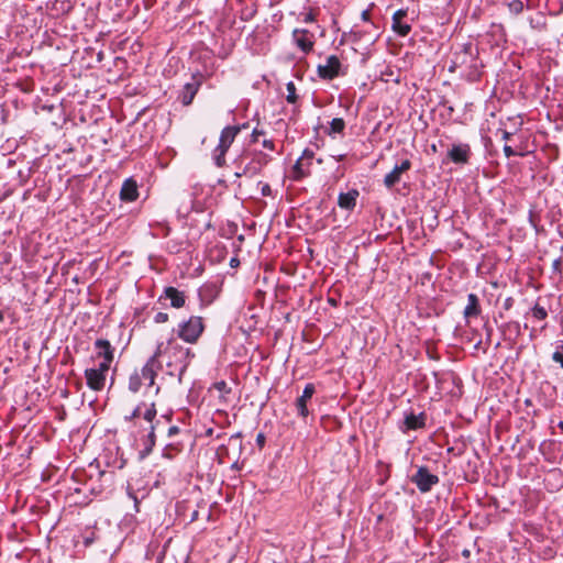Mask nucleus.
<instances>
[{
  "label": "nucleus",
  "mask_w": 563,
  "mask_h": 563,
  "mask_svg": "<svg viewBox=\"0 0 563 563\" xmlns=\"http://www.w3.org/2000/svg\"><path fill=\"white\" fill-rule=\"evenodd\" d=\"M265 435L264 433H258L257 437H256V444L260 446V448H263L265 445Z\"/></svg>",
  "instance_id": "a19ab883"
},
{
  "label": "nucleus",
  "mask_w": 563,
  "mask_h": 563,
  "mask_svg": "<svg viewBox=\"0 0 563 563\" xmlns=\"http://www.w3.org/2000/svg\"><path fill=\"white\" fill-rule=\"evenodd\" d=\"M514 299L511 297L507 298L504 302L505 309H510L512 306Z\"/></svg>",
  "instance_id": "a18cd8bd"
},
{
  "label": "nucleus",
  "mask_w": 563,
  "mask_h": 563,
  "mask_svg": "<svg viewBox=\"0 0 563 563\" xmlns=\"http://www.w3.org/2000/svg\"><path fill=\"white\" fill-rule=\"evenodd\" d=\"M165 300H169V305L172 308L180 309L185 306L187 296L185 291L177 289L173 286H167L164 288L162 295L158 297L159 302H164Z\"/></svg>",
  "instance_id": "ddd939ff"
},
{
  "label": "nucleus",
  "mask_w": 563,
  "mask_h": 563,
  "mask_svg": "<svg viewBox=\"0 0 563 563\" xmlns=\"http://www.w3.org/2000/svg\"><path fill=\"white\" fill-rule=\"evenodd\" d=\"M286 90H287V96H286L287 102L288 103H296L297 99H298V96L296 93V86H295L294 81L287 82Z\"/></svg>",
  "instance_id": "c85d7f7f"
},
{
  "label": "nucleus",
  "mask_w": 563,
  "mask_h": 563,
  "mask_svg": "<svg viewBox=\"0 0 563 563\" xmlns=\"http://www.w3.org/2000/svg\"><path fill=\"white\" fill-rule=\"evenodd\" d=\"M482 312L479 299L475 294H468L467 305L464 308L463 314L465 319L478 317Z\"/></svg>",
  "instance_id": "5701e85b"
},
{
  "label": "nucleus",
  "mask_w": 563,
  "mask_h": 563,
  "mask_svg": "<svg viewBox=\"0 0 563 563\" xmlns=\"http://www.w3.org/2000/svg\"><path fill=\"white\" fill-rule=\"evenodd\" d=\"M168 319H169V316L166 312H157L154 316V322L155 323H165V322L168 321Z\"/></svg>",
  "instance_id": "c9c22d12"
},
{
  "label": "nucleus",
  "mask_w": 563,
  "mask_h": 563,
  "mask_svg": "<svg viewBox=\"0 0 563 563\" xmlns=\"http://www.w3.org/2000/svg\"><path fill=\"white\" fill-rule=\"evenodd\" d=\"M113 361H104V360H101V362L98 364L97 367H93L97 372L101 373L102 375H104L106 377L108 376V372L111 367V364H112Z\"/></svg>",
  "instance_id": "473e14b6"
},
{
  "label": "nucleus",
  "mask_w": 563,
  "mask_h": 563,
  "mask_svg": "<svg viewBox=\"0 0 563 563\" xmlns=\"http://www.w3.org/2000/svg\"><path fill=\"white\" fill-rule=\"evenodd\" d=\"M504 153H505V156L508 157V158L511 157V156L517 155V153L509 145H505L504 146Z\"/></svg>",
  "instance_id": "58836bf2"
},
{
  "label": "nucleus",
  "mask_w": 563,
  "mask_h": 563,
  "mask_svg": "<svg viewBox=\"0 0 563 563\" xmlns=\"http://www.w3.org/2000/svg\"><path fill=\"white\" fill-rule=\"evenodd\" d=\"M352 34L355 37V40H360L362 37L361 32L354 31Z\"/></svg>",
  "instance_id": "3c124183"
},
{
  "label": "nucleus",
  "mask_w": 563,
  "mask_h": 563,
  "mask_svg": "<svg viewBox=\"0 0 563 563\" xmlns=\"http://www.w3.org/2000/svg\"><path fill=\"white\" fill-rule=\"evenodd\" d=\"M344 129H345V121L342 118H334L330 122V128H329L328 134L331 136L334 134H343Z\"/></svg>",
  "instance_id": "393cba45"
},
{
  "label": "nucleus",
  "mask_w": 563,
  "mask_h": 563,
  "mask_svg": "<svg viewBox=\"0 0 563 563\" xmlns=\"http://www.w3.org/2000/svg\"><path fill=\"white\" fill-rule=\"evenodd\" d=\"M328 302L333 306V307H336L338 306V300L334 299V298H328Z\"/></svg>",
  "instance_id": "de8ad7c7"
},
{
  "label": "nucleus",
  "mask_w": 563,
  "mask_h": 563,
  "mask_svg": "<svg viewBox=\"0 0 563 563\" xmlns=\"http://www.w3.org/2000/svg\"><path fill=\"white\" fill-rule=\"evenodd\" d=\"M4 319L3 312L0 310V322H2Z\"/></svg>",
  "instance_id": "5fc2aeb1"
},
{
  "label": "nucleus",
  "mask_w": 563,
  "mask_h": 563,
  "mask_svg": "<svg viewBox=\"0 0 563 563\" xmlns=\"http://www.w3.org/2000/svg\"><path fill=\"white\" fill-rule=\"evenodd\" d=\"M411 482L417 486L420 493H429L440 479L435 474L430 473L427 466H419L417 472L411 476Z\"/></svg>",
  "instance_id": "1a4fd4ad"
},
{
  "label": "nucleus",
  "mask_w": 563,
  "mask_h": 563,
  "mask_svg": "<svg viewBox=\"0 0 563 563\" xmlns=\"http://www.w3.org/2000/svg\"><path fill=\"white\" fill-rule=\"evenodd\" d=\"M292 42L296 47L305 55L313 51L316 37L312 32L307 29H295L291 34Z\"/></svg>",
  "instance_id": "9d476101"
},
{
  "label": "nucleus",
  "mask_w": 563,
  "mask_h": 563,
  "mask_svg": "<svg viewBox=\"0 0 563 563\" xmlns=\"http://www.w3.org/2000/svg\"><path fill=\"white\" fill-rule=\"evenodd\" d=\"M316 394V387L312 383L306 384L302 394L295 400V408L298 417L301 419H306L310 411L308 408V404L311 401L313 395Z\"/></svg>",
  "instance_id": "f8f14e48"
},
{
  "label": "nucleus",
  "mask_w": 563,
  "mask_h": 563,
  "mask_svg": "<svg viewBox=\"0 0 563 563\" xmlns=\"http://www.w3.org/2000/svg\"><path fill=\"white\" fill-rule=\"evenodd\" d=\"M139 197L137 184L134 179H125L120 190V198L122 201L132 202Z\"/></svg>",
  "instance_id": "aec40b11"
},
{
  "label": "nucleus",
  "mask_w": 563,
  "mask_h": 563,
  "mask_svg": "<svg viewBox=\"0 0 563 563\" xmlns=\"http://www.w3.org/2000/svg\"><path fill=\"white\" fill-rule=\"evenodd\" d=\"M552 361L560 364L561 368H563V340L555 342V350L552 353Z\"/></svg>",
  "instance_id": "bb28decb"
},
{
  "label": "nucleus",
  "mask_w": 563,
  "mask_h": 563,
  "mask_svg": "<svg viewBox=\"0 0 563 563\" xmlns=\"http://www.w3.org/2000/svg\"><path fill=\"white\" fill-rule=\"evenodd\" d=\"M479 66L477 51L474 49L472 44H465L461 51L453 54L449 70L454 71L459 68H465L468 78L477 79L479 77Z\"/></svg>",
  "instance_id": "20e7f679"
},
{
  "label": "nucleus",
  "mask_w": 563,
  "mask_h": 563,
  "mask_svg": "<svg viewBox=\"0 0 563 563\" xmlns=\"http://www.w3.org/2000/svg\"><path fill=\"white\" fill-rule=\"evenodd\" d=\"M162 368L161 361V347L156 349L154 354L146 361L143 367L139 371V375L143 382V385L147 387H153L155 385V379L158 371Z\"/></svg>",
  "instance_id": "0eeeda50"
},
{
  "label": "nucleus",
  "mask_w": 563,
  "mask_h": 563,
  "mask_svg": "<svg viewBox=\"0 0 563 563\" xmlns=\"http://www.w3.org/2000/svg\"><path fill=\"white\" fill-rule=\"evenodd\" d=\"M257 186H260V187H261V195H262L263 197H269V196H272V188H271L269 184H267V183H263V181H258V183H257Z\"/></svg>",
  "instance_id": "72a5a7b5"
},
{
  "label": "nucleus",
  "mask_w": 563,
  "mask_h": 563,
  "mask_svg": "<svg viewBox=\"0 0 563 563\" xmlns=\"http://www.w3.org/2000/svg\"><path fill=\"white\" fill-rule=\"evenodd\" d=\"M85 378L87 386L93 391L103 390L107 382V377L101 373L97 372L95 368H86L85 369Z\"/></svg>",
  "instance_id": "6ab92c4d"
},
{
  "label": "nucleus",
  "mask_w": 563,
  "mask_h": 563,
  "mask_svg": "<svg viewBox=\"0 0 563 563\" xmlns=\"http://www.w3.org/2000/svg\"><path fill=\"white\" fill-rule=\"evenodd\" d=\"M427 416L424 412H420L419 415H415L413 412H409L405 416L404 419V428L402 431L407 430H418L426 427Z\"/></svg>",
  "instance_id": "412c9836"
},
{
  "label": "nucleus",
  "mask_w": 563,
  "mask_h": 563,
  "mask_svg": "<svg viewBox=\"0 0 563 563\" xmlns=\"http://www.w3.org/2000/svg\"><path fill=\"white\" fill-rule=\"evenodd\" d=\"M509 327H514V331H516L517 334L520 333V323L515 321V322H511L509 323Z\"/></svg>",
  "instance_id": "c03bdc74"
},
{
  "label": "nucleus",
  "mask_w": 563,
  "mask_h": 563,
  "mask_svg": "<svg viewBox=\"0 0 563 563\" xmlns=\"http://www.w3.org/2000/svg\"><path fill=\"white\" fill-rule=\"evenodd\" d=\"M471 146L466 143L453 144L448 152V157L455 164H467L471 157Z\"/></svg>",
  "instance_id": "4468645a"
},
{
  "label": "nucleus",
  "mask_w": 563,
  "mask_h": 563,
  "mask_svg": "<svg viewBox=\"0 0 563 563\" xmlns=\"http://www.w3.org/2000/svg\"><path fill=\"white\" fill-rule=\"evenodd\" d=\"M407 16V10L399 9L394 12L391 18V30L399 36L405 37L411 32V25L404 22Z\"/></svg>",
  "instance_id": "dca6fc26"
},
{
  "label": "nucleus",
  "mask_w": 563,
  "mask_h": 563,
  "mask_svg": "<svg viewBox=\"0 0 563 563\" xmlns=\"http://www.w3.org/2000/svg\"><path fill=\"white\" fill-rule=\"evenodd\" d=\"M341 62L336 55H330L325 59V64L318 65V76L323 80H332L340 75Z\"/></svg>",
  "instance_id": "9b49d317"
},
{
  "label": "nucleus",
  "mask_w": 563,
  "mask_h": 563,
  "mask_svg": "<svg viewBox=\"0 0 563 563\" xmlns=\"http://www.w3.org/2000/svg\"><path fill=\"white\" fill-rule=\"evenodd\" d=\"M200 86V80H197L196 77H192L191 81L187 82L183 87L178 95V100L181 102L183 106L188 107L192 103V100L197 95Z\"/></svg>",
  "instance_id": "a211bd4d"
},
{
  "label": "nucleus",
  "mask_w": 563,
  "mask_h": 563,
  "mask_svg": "<svg viewBox=\"0 0 563 563\" xmlns=\"http://www.w3.org/2000/svg\"><path fill=\"white\" fill-rule=\"evenodd\" d=\"M511 135H512V133L504 130L501 137H503V140L508 141L511 137Z\"/></svg>",
  "instance_id": "49530a36"
},
{
  "label": "nucleus",
  "mask_w": 563,
  "mask_h": 563,
  "mask_svg": "<svg viewBox=\"0 0 563 563\" xmlns=\"http://www.w3.org/2000/svg\"><path fill=\"white\" fill-rule=\"evenodd\" d=\"M462 555H463L464 558H466V559H467V558H470V555H471V551H470L468 549H464V550L462 551Z\"/></svg>",
  "instance_id": "8fccbe9b"
},
{
  "label": "nucleus",
  "mask_w": 563,
  "mask_h": 563,
  "mask_svg": "<svg viewBox=\"0 0 563 563\" xmlns=\"http://www.w3.org/2000/svg\"><path fill=\"white\" fill-rule=\"evenodd\" d=\"M344 157H345V155H343V154H342V155H339V156H338V158H336V161H338V162H341V161H343V159H344Z\"/></svg>",
  "instance_id": "864d4df0"
},
{
  "label": "nucleus",
  "mask_w": 563,
  "mask_h": 563,
  "mask_svg": "<svg viewBox=\"0 0 563 563\" xmlns=\"http://www.w3.org/2000/svg\"><path fill=\"white\" fill-rule=\"evenodd\" d=\"M511 13L519 14L523 10V2L521 0H512L508 3Z\"/></svg>",
  "instance_id": "2f4dec72"
},
{
  "label": "nucleus",
  "mask_w": 563,
  "mask_h": 563,
  "mask_svg": "<svg viewBox=\"0 0 563 563\" xmlns=\"http://www.w3.org/2000/svg\"><path fill=\"white\" fill-rule=\"evenodd\" d=\"M247 128V124L228 125L222 129L219 137V143L212 151V159L217 167H223L227 164L225 155L233 144L238 134L242 129Z\"/></svg>",
  "instance_id": "39448f33"
},
{
  "label": "nucleus",
  "mask_w": 563,
  "mask_h": 563,
  "mask_svg": "<svg viewBox=\"0 0 563 563\" xmlns=\"http://www.w3.org/2000/svg\"><path fill=\"white\" fill-rule=\"evenodd\" d=\"M361 18L363 21L369 22V19H371L369 10H364L361 14Z\"/></svg>",
  "instance_id": "37998d69"
},
{
  "label": "nucleus",
  "mask_w": 563,
  "mask_h": 563,
  "mask_svg": "<svg viewBox=\"0 0 563 563\" xmlns=\"http://www.w3.org/2000/svg\"><path fill=\"white\" fill-rule=\"evenodd\" d=\"M162 368L161 361V347L156 349L154 354L146 361L143 367L139 371V375L143 382V385L147 387H153L155 385V379L158 371Z\"/></svg>",
  "instance_id": "6e6552de"
},
{
  "label": "nucleus",
  "mask_w": 563,
  "mask_h": 563,
  "mask_svg": "<svg viewBox=\"0 0 563 563\" xmlns=\"http://www.w3.org/2000/svg\"><path fill=\"white\" fill-rule=\"evenodd\" d=\"M262 144H263V147H265L269 151L275 150V143L272 140H264Z\"/></svg>",
  "instance_id": "ea45409f"
},
{
  "label": "nucleus",
  "mask_w": 563,
  "mask_h": 563,
  "mask_svg": "<svg viewBox=\"0 0 563 563\" xmlns=\"http://www.w3.org/2000/svg\"><path fill=\"white\" fill-rule=\"evenodd\" d=\"M156 417L157 410L154 402H140L130 416H125V420L133 424L131 434L136 445L140 446V456L142 459L150 455L155 446V430L159 423Z\"/></svg>",
  "instance_id": "f257e3e1"
},
{
  "label": "nucleus",
  "mask_w": 563,
  "mask_h": 563,
  "mask_svg": "<svg viewBox=\"0 0 563 563\" xmlns=\"http://www.w3.org/2000/svg\"><path fill=\"white\" fill-rule=\"evenodd\" d=\"M230 265H231L232 267L238 266V265H239V260H238V258H231V261H230Z\"/></svg>",
  "instance_id": "09e8293b"
},
{
  "label": "nucleus",
  "mask_w": 563,
  "mask_h": 563,
  "mask_svg": "<svg viewBox=\"0 0 563 563\" xmlns=\"http://www.w3.org/2000/svg\"><path fill=\"white\" fill-rule=\"evenodd\" d=\"M531 314L536 320H544L548 318V311L544 307L540 306L539 303H536L531 308Z\"/></svg>",
  "instance_id": "cd10ccee"
},
{
  "label": "nucleus",
  "mask_w": 563,
  "mask_h": 563,
  "mask_svg": "<svg viewBox=\"0 0 563 563\" xmlns=\"http://www.w3.org/2000/svg\"><path fill=\"white\" fill-rule=\"evenodd\" d=\"M206 329L205 319L200 316H190L178 323L175 330L177 336L186 343L196 344Z\"/></svg>",
  "instance_id": "423d86ee"
},
{
  "label": "nucleus",
  "mask_w": 563,
  "mask_h": 563,
  "mask_svg": "<svg viewBox=\"0 0 563 563\" xmlns=\"http://www.w3.org/2000/svg\"><path fill=\"white\" fill-rule=\"evenodd\" d=\"M360 196L357 189H351L347 192H341L338 197V206L344 210H353Z\"/></svg>",
  "instance_id": "4be33fe9"
},
{
  "label": "nucleus",
  "mask_w": 563,
  "mask_h": 563,
  "mask_svg": "<svg viewBox=\"0 0 563 563\" xmlns=\"http://www.w3.org/2000/svg\"><path fill=\"white\" fill-rule=\"evenodd\" d=\"M179 433V428L177 426H172L168 429V435L174 437Z\"/></svg>",
  "instance_id": "79ce46f5"
},
{
  "label": "nucleus",
  "mask_w": 563,
  "mask_h": 563,
  "mask_svg": "<svg viewBox=\"0 0 563 563\" xmlns=\"http://www.w3.org/2000/svg\"><path fill=\"white\" fill-rule=\"evenodd\" d=\"M300 157H302L306 162H309L310 164H312V159L314 157V152L310 148H306L302 152V155Z\"/></svg>",
  "instance_id": "e433bc0d"
},
{
  "label": "nucleus",
  "mask_w": 563,
  "mask_h": 563,
  "mask_svg": "<svg viewBox=\"0 0 563 563\" xmlns=\"http://www.w3.org/2000/svg\"><path fill=\"white\" fill-rule=\"evenodd\" d=\"M318 10L310 9L308 12H302L299 14V19L303 23H313L317 20Z\"/></svg>",
  "instance_id": "7c9ffc66"
},
{
  "label": "nucleus",
  "mask_w": 563,
  "mask_h": 563,
  "mask_svg": "<svg viewBox=\"0 0 563 563\" xmlns=\"http://www.w3.org/2000/svg\"><path fill=\"white\" fill-rule=\"evenodd\" d=\"M143 386V382L139 375V371L135 369L129 377V390L137 393Z\"/></svg>",
  "instance_id": "a878e982"
},
{
  "label": "nucleus",
  "mask_w": 563,
  "mask_h": 563,
  "mask_svg": "<svg viewBox=\"0 0 563 563\" xmlns=\"http://www.w3.org/2000/svg\"><path fill=\"white\" fill-rule=\"evenodd\" d=\"M312 164L306 162L302 157H299L292 166L291 178L294 180H301L302 178L310 175V167Z\"/></svg>",
  "instance_id": "b1692460"
},
{
  "label": "nucleus",
  "mask_w": 563,
  "mask_h": 563,
  "mask_svg": "<svg viewBox=\"0 0 563 563\" xmlns=\"http://www.w3.org/2000/svg\"><path fill=\"white\" fill-rule=\"evenodd\" d=\"M95 355L93 358H100L104 361H114V346L109 340L99 338L93 343Z\"/></svg>",
  "instance_id": "2eb2a0df"
},
{
  "label": "nucleus",
  "mask_w": 563,
  "mask_h": 563,
  "mask_svg": "<svg viewBox=\"0 0 563 563\" xmlns=\"http://www.w3.org/2000/svg\"><path fill=\"white\" fill-rule=\"evenodd\" d=\"M262 135H265V131H264V130H261V129H258V128H254V129H253V131H252V133H251V140H250V142H251V143H256V142H258V139H260V136H262Z\"/></svg>",
  "instance_id": "f704fd0d"
},
{
  "label": "nucleus",
  "mask_w": 563,
  "mask_h": 563,
  "mask_svg": "<svg viewBox=\"0 0 563 563\" xmlns=\"http://www.w3.org/2000/svg\"><path fill=\"white\" fill-rule=\"evenodd\" d=\"M213 388L221 394V398L225 399V396L231 394V387L225 380H219L213 384Z\"/></svg>",
  "instance_id": "c756f323"
},
{
  "label": "nucleus",
  "mask_w": 563,
  "mask_h": 563,
  "mask_svg": "<svg viewBox=\"0 0 563 563\" xmlns=\"http://www.w3.org/2000/svg\"><path fill=\"white\" fill-rule=\"evenodd\" d=\"M411 168L410 159H404L399 165H395L393 170L384 177V185L391 189L397 183L400 181L401 175Z\"/></svg>",
  "instance_id": "f3484780"
},
{
  "label": "nucleus",
  "mask_w": 563,
  "mask_h": 563,
  "mask_svg": "<svg viewBox=\"0 0 563 563\" xmlns=\"http://www.w3.org/2000/svg\"><path fill=\"white\" fill-rule=\"evenodd\" d=\"M159 347L161 358L165 361L167 374L170 376H177L181 379L195 357V353L191 349L181 345L175 339L167 340L165 345L161 342L156 349Z\"/></svg>",
  "instance_id": "f03ea898"
},
{
  "label": "nucleus",
  "mask_w": 563,
  "mask_h": 563,
  "mask_svg": "<svg viewBox=\"0 0 563 563\" xmlns=\"http://www.w3.org/2000/svg\"><path fill=\"white\" fill-rule=\"evenodd\" d=\"M197 517H198V511L196 510V511L192 512L191 521L196 520Z\"/></svg>",
  "instance_id": "603ef678"
},
{
  "label": "nucleus",
  "mask_w": 563,
  "mask_h": 563,
  "mask_svg": "<svg viewBox=\"0 0 563 563\" xmlns=\"http://www.w3.org/2000/svg\"><path fill=\"white\" fill-rule=\"evenodd\" d=\"M159 390H161V387H159V386H156V387H155V394H158V393H159Z\"/></svg>",
  "instance_id": "6e6d98bb"
},
{
  "label": "nucleus",
  "mask_w": 563,
  "mask_h": 563,
  "mask_svg": "<svg viewBox=\"0 0 563 563\" xmlns=\"http://www.w3.org/2000/svg\"><path fill=\"white\" fill-rule=\"evenodd\" d=\"M559 428L563 430V421L559 422Z\"/></svg>",
  "instance_id": "4d7b16f0"
},
{
  "label": "nucleus",
  "mask_w": 563,
  "mask_h": 563,
  "mask_svg": "<svg viewBox=\"0 0 563 563\" xmlns=\"http://www.w3.org/2000/svg\"><path fill=\"white\" fill-rule=\"evenodd\" d=\"M552 269L554 273L561 274L562 272V257H558L552 262Z\"/></svg>",
  "instance_id": "4c0bfd02"
},
{
  "label": "nucleus",
  "mask_w": 563,
  "mask_h": 563,
  "mask_svg": "<svg viewBox=\"0 0 563 563\" xmlns=\"http://www.w3.org/2000/svg\"><path fill=\"white\" fill-rule=\"evenodd\" d=\"M273 157L257 150H244L234 161L235 168L234 176L241 177H255L261 174L263 168L272 162Z\"/></svg>",
  "instance_id": "7ed1b4c3"
}]
</instances>
